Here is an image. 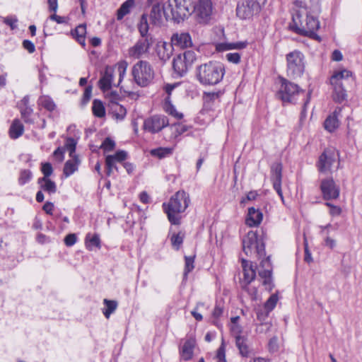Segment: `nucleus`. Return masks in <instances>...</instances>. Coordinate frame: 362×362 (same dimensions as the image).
<instances>
[{
  "label": "nucleus",
  "instance_id": "2eb2a0df",
  "mask_svg": "<svg viewBox=\"0 0 362 362\" xmlns=\"http://www.w3.org/2000/svg\"><path fill=\"white\" fill-rule=\"evenodd\" d=\"M153 37H141L136 44L129 49V55L134 58H139L143 54L148 52L153 44Z\"/></svg>",
  "mask_w": 362,
  "mask_h": 362
},
{
  "label": "nucleus",
  "instance_id": "e433bc0d",
  "mask_svg": "<svg viewBox=\"0 0 362 362\" xmlns=\"http://www.w3.org/2000/svg\"><path fill=\"white\" fill-rule=\"evenodd\" d=\"M103 304L105 305V308L103 310V313L105 317L108 319L110 315L116 310L118 303L116 300L105 298L103 300Z\"/></svg>",
  "mask_w": 362,
  "mask_h": 362
},
{
  "label": "nucleus",
  "instance_id": "f257e3e1",
  "mask_svg": "<svg viewBox=\"0 0 362 362\" xmlns=\"http://www.w3.org/2000/svg\"><path fill=\"white\" fill-rule=\"evenodd\" d=\"M279 86L275 94L276 99L282 102L284 105L289 103H296L299 98L303 101L302 113L305 111V107L310 101V93H306L304 90L300 89L298 85L288 81L287 79L279 77Z\"/></svg>",
  "mask_w": 362,
  "mask_h": 362
},
{
  "label": "nucleus",
  "instance_id": "a211bd4d",
  "mask_svg": "<svg viewBox=\"0 0 362 362\" xmlns=\"http://www.w3.org/2000/svg\"><path fill=\"white\" fill-rule=\"evenodd\" d=\"M258 240L257 235L253 230H250L242 240L243 250L248 256L252 254V250Z\"/></svg>",
  "mask_w": 362,
  "mask_h": 362
},
{
  "label": "nucleus",
  "instance_id": "f3484780",
  "mask_svg": "<svg viewBox=\"0 0 362 362\" xmlns=\"http://www.w3.org/2000/svg\"><path fill=\"white\" fill-rule=\"evenodd\" d=\"M242 267L243 272V278L240 281V285L243 289L245 290L247 286L255 279L256 273L252 265H249L247 260L242 259Z\"/></svg>",
  "mask_w": 362,
  "mask_h": 362
},
{
  "label": "nucleus",
  "instance_id": "09e8293b",
  "mask_svg": "<svg viewBox=\"0 0 362 362\" xmlns=\"http://www.w3.org/2000/svg\"><path fill=\"white\" fill-rule=\"evenodd\" d=\"M194 258H195V255L185 257V270H184V278H186L187 274L194 269Z\"/></svg>",
  "mask_w": 362,
  "mask_h": 362
},
{
  "label": "nucleus",
  "instance_id": "4d7b16f0",
  "mask_svg": "<svg viewBox=\"0 0 362 362\" xmlns=\"http://www.w3.org/2000/svg\"><path fill=\"white\" fill-rule=\"evenodd\" d=\"M115 163V160H112L110 165H108V156L105 157V174L107 176H110L113 170L117 172L119 171L118 167Z\"/></svg>",
  "mask_w": 362,
  "mask_h": 362
},
{
  "label": "nucleus",
  "instance_id": "ddd939ff",
  "mask_svg": "<svg viewBox=\"0 0 362 362\" xmlns=\"http://www.w3.org/2000/svg\"><path fill=\"white\" fill-rule=\"evenodd\" d=\"M323 199L325 200L337 199L339 197L340 189L332 177L321 180L320 186Z\"/></svg>",
  "mask_w": 362,
  "mask_h": 362
},
{
  "label": "nucleus",
  "instance_id": "ea45409f",
  "mask_svg": "<svg viewBox=\"0 0 362 362\" xmlns=\"http://www.w3.org/2000/svg\"><path fill=\"white\" fill-rule=\"evenodd\" d=\"M93 114L94 116L102 118L105 116V108L101 100L95 99L93 101L92 106Z\"/></svg>",
  "mask_w": 362,
  "mask_h": 362
},
{
  "label": "nucleus",
  "instance_id": "4be33fe9",
  "mask_svg": "<svg viewBox=\"0 0 362 362\" xmlns=\"http://www.w3.org/2000/svg\"><path fill=\"white\" fill-rule=\"evenodd\" d=\"M85 245L88 251H93L95 247L100 250L102 245L99 234L88 233L85 237Z\"/></svg>",
  "mask_w": 362,
  "mask_h": 362
},
{
  "label": "nucleus",
  "instance_id": "0e129e2a",
  "mask_svg": "<svg viewBox=\"0 0 362 362\" xmlns=\"http://www.w3.org/2000/svg\"><path fill=\"white\" fill-rule=\"evenodd\" d=\"M18 19L16 17H6L4 18V23L8 25L11 30L17 28Z\"/></svg>",
  "mask_w": 362,
  "mask_h": 362
},
{
  "label": "nucleus",
  "instance_id": "58836bf2",
  "mask_svg": "<svg viewBox=\"0 0 362 362\" xmlns=\"http://www.w3.org/2000/svg\"><path fill=\"white\" fill-rule=\"evenodd\" d=\"M222 95L221 91L218 92H204L203 100L204 105L206 107H210L211 105L214 103L216 100H218Z\"/></svg>",
  "mask_w": 362,
  "mask_h": 362
},
{
  "label": "nucleus",
  "instance_id": "79ce46f5",
  "mask_svg": "<svg viewBox=\"0 0 362 362\" xmlns=\"http://www.w3.org/2000/svg\"><path fill=\"white\" fill-rule=\"evenodd\" d=\"M38 103L49 112H52L56 108L54 102L49 96L47 95H42L40 97Z\"/></svg>",
  "mask_w": 362,
  "mask_h": 362
},
{
  "label": "nucleus",
  "instance_id": "2f4dec72",
  "mask_svg": "<svg viewBox=\"0 0 362 362\" xmlns=\"http://www.w3.org/2000/svg\"><path fill=\"white\" fill-rule=\"evenodd\" d=\"M137 27L141 37H153L151 34L148 33L149 25L148 23V15L146 13L141 15Z\"/></svg>",
  "mask_w": 362,
  "mask_h": 362
},
{
  "label": "nucleus",
  "instance_id": "680f3d73",
  "mask_svg": "<svg viewBox=\"0 0 362 362\" xmlns=\"http://www.w3.org/2000/svg\"><path fill=\"white\" fill-rule=\"evenodd\" d=\"M304 251H305V257H304L305 262H306L308 263L312 262L313 259L312 257L311 252H310V250L308 249V241H307V239H306V237L305 235H304Z\"/></svg>",
  "mask_w": 362,
  "mask_h": 362
},
{
  "label": "nucleus",
  "instance_id": "72a5a7b5",
  "mask_svg": "<svg viewBox=\"0 0 362 362\" xmlns=\"http://www.w3.org/2000/svg\"><path fill=\"white\" fill-rule=\"evenodd\" d=\"M86 33V25H79L74 30H71V35L76 40V41L81 45H82V47H85V45H86V40H85Z\"/></svg>",
  "mask_w": 362,
  "mask_h": 362
},
{
  "label": "nucleus",
  "instance_id": "864d4df0",
  "mask_svg": "<svg viewBox=\"0 0 362 362\" xmlns=\"http://www.w3.org/2000/svg\"><path fill=\"white\" fill-rule=\"evenodd\" d=\"M181 57L185 59V62L190 68L196 60V54L194 51L187 50L184 52L183 54H181Z\"/></svg>",
  "mask_w": 362,
  "mask_h": 362
},
{
  "label": "nucleus",
  "instance_id": "c03bdc74",
  "mask_svg": "<svg viewBox=\"0 0 362 362\" xmlns=\"http://www.w3.org/2000/svg\"><path fill=\"white\" fill-rule=\"evenodd\" d=\"M292 19H293L294 29L296 30V31L297 33L301 34V31H300L301 25H300V23L303 24L306 22L305 21V13L303 14L300 12L297 11L295 14L293 15Z\"/></svg>",
  "mask_w": 362,
  "mask_h": 362
},
{
  "label": "nucleus",
  "instance_id": "37998d69",
  "mask_svg": "<svg viewBox=\"0 0 362 362\" xmlns=\"http://www.w3.org/2000/svg\"><path fill=\"white\" fill-rule=\"evenodd\" d=\"M20 112L21 118L26 124H33L34 119L33 118V110L30 106L21 107Z\"/></svg>",
  "mask_w": 362,
  "mask_h": 362
},
{
  "label": "nucleus",
  "instance_id": "6ab92c4d",
  "mask_svg": "<svg viewBox=\"0 0 362 362\" xmlns=\"http://www.w3.org/2000/svg\"><path fill=\"white\" fill-rule=\"evenodd\" d=\"M114 70L111 66H107L98 81V86L103 92H106L112 88Z\"/></svg>",
  "mask_w": 362,
  "mask_h": 362
},
{
  "label": "nucleus",
  "instance_id": "4468645a",
  "mask_svg": "<svg viewBox=\"0 0 362 362\" xmlns=\"http://www.w3.org/2000/svg\"><path fill=\"white\" fill-rule=\"evenodd\" d=\"M150 20L151 24L160 26L163 23V17L167 21H170L169 13L167 12V5L157 2L153 4L150 12Z\"/></svg>",
  "mask_w": 362,
  "mask_h": 362
},
{
  "label": "nucleus",
  "instance_id": "f03ea898",
  "mask_svg": "<svg viewBox=\"0 0 362 362\" xmlns=\"http://www.w3.org/2000/svg\"><path fill=\"white\" fill-rule=\"evenodd\" d=\"M224 65L216 61H210L197 67L196 78L202 86H215L225 75Z\"/></svg>",
  "mask_w": 362,
  "mask_h": 362
},
{
  "label": "nucleus",
  "instance_id": "338daca9",
  "mask_svg": "<svg viewBox=\"0 0 362 362\" xmlns=\"http://www.w3.org/2000/svg\"><path fill=\"white\" fill-rule=\"evenodd\" d=\"M226 59L230 62L238 64L240 61V54L238 52L228 53L226 54Z\"/></svg>",
  "mask_w": 362,
  "mask_h": 362
},
{
  "label": "nucleus",
  "instance_id": "39448f33",
  "mask_svg": "<svg viewBox=\"0 0 362 362\" xmlns=\"http://www.w3.org/2000/svg\"><path fill=\"white\" fill-rule=\"evenodd\" d=\"M193 0H168L167 12L170 21L180 23L192 14Z\"/></svg>",
  "mask_w": 362,
  "mask_h": 362
},
{
  "label": "nucleus",
  "instance_id": "13d9d810",
  "mask_svg": "<svg viewBox=\"0 0 362 362\" xmlns=\"http://www.w3.org/2000/svg\"><path fill=\"white\" fill-rule=\"evenodd\" d=\"M325 205L329 208V214L332 216H339L342 212V209L340 206L334 205L330 202H326Z\"/></svg>",
  "mask_w": 362,
  "mask_h": 362
},
{
  "label": "nucleus",
  "instance_id": "c9c22d12",
  "mask_svg": "<svg viewBox=\"0 0 362 362\" xmlns=\"http://www.w3.org/2000/svg\"><path fill=\"white\" fill-rule=\"evenodd\" d=\"M134 6V0L125 1L117 11V19L122 20L130 13L131 8Z\"/></svg>",
  "mask_w": 362,
  "mask_h": 362
},
{
  "label": "nucleus",
  "instance_id": "c85d7f7f",
  "mask_svg": "<svg viewBox=\"0 0 362 362\" xmlns=\"http://www.w3.org/2000/svg\"><path fill=\"white\" fill-rule=\"evenodd\" d=\"M333 86V99L337 103H341L346 99V91L343 87L342 83L336 82V83H331Z\"/></svg>",
  "mask_w": 362,
  "mask_h": 362
},
{
  "label": "nucleus",
  "instance_id": "9b49d317",
  "mask_svg": "<svg viewBox=\"0 0 362 362\" xmlns=\"http://www.w3.org/2000/svg\"><path fill=\"white\" fill-rule=\"evenodd\" d=\"M169 126L168 118L162 115H155L146 118L143 124V129L151 134H156L163 128Z\"/></svg>",
  "mask_w": 362,
  "mask_h": 362
},
{
  "label": "nucleus",
  "instance_id": "b1692460",
  "mask_svg": "<svg viewBox=\"0 0 362 362\" xmlns=\"http://www.w3.org/2000/svg\"><path fill=\"white\" fill-rule=\"evenodd\" d=\"M173 68L178 76H183L187 72L189 67L185 62V59L181 57V54H180L174 58Z\"/></svg>",
  "mask_w": 362,
  "mask_h": 362
},
{
  "label": "nucleus",
  "instance_id": "603ef678",
  "mask_svg": "<svg viewBox=\"0 0 362 362\" xmlns=\"http://www.w3.org/2000/svg\"><path fill=\"white\" fill-rule=\"evenodd\" d=\"M76 141L72 137H68L65 141V148L69 152V156L74 157V155H76Z\"/></svg>",
  "mask_w": 362,
  "mask_h": 362
},
{
  "label": "nucleus",
  "instance_id": "393cba45",
  "mask_svg": "<svg viewBox=\"0 0 362 362\" xmlns=\"http://www.w3.org/2000/svg\"><path fill=\"white\" fill-rule=\"evenodd\" d=\"M341 111V108L340 107L336 109L333 115L328 116L325 119L324 126L325 128L329 132L334 131V129L338 127L339 120L337 119V115L340 113Z\"/></svg>",
  "mask_w": 362,
  "mask_h": 362
},
{
  "label": "nucleus",
  "instance_id": "20e7f679",
  "mask_svg": "<svg viewBox=\"0 0 362 362\" xmlns=\"http://www.w3.org/2000/svg\"><path fill=\"white\" fill-rule=\"evenodd\" d=\"M255 252L261 262L258 268L259 276L261 279L262 285L268 291H272V266H271V256L269 255L265 257V245L262 240H257L255 247Z\"/></svg>",
  "mask_w": 362,
  "mask_h": 362
},
{
  "label": "nucleus",
  "instance_id": "de8ad7c7",
  "mask_svg": "<svg viewBox=\"0 0 362 362\" xmlns=\"http://www.w3.org/2000/svg\"><path fill=\"white\" fill-rule=\"evenodd\" d=\"M128 153L124 150H119L113 155H108V165H110L111 160H114L116 162H122L127 158Z\"/></svg>",
  "mask_w": 362,
  "mask_h": 362
},
{
  "label": "nucleus",
  "instance_id": "a19ab883",
  "mask_svg": "<svg viewBox=\"0 0 362 362\" xmlns=\"http://www.w3.org/2000/svg\"><path fill=\"white\" fill-rule=\"evenodd\" d=\"M351 76V72L346 69L335 71L330 78V83H342L343 79L348 78Z\"/></svg>",
  "mask_w": 362,
  "mask_h": 362
},
{
  "label": "nucleus",
  "instance_id": "5701e85b",
  "mask_svg": "<svg viewBox=\"0 0 362 362\" xmlns=\"http://www.w3.org/2000/svg\"><path fill=\"white\" fill-rule=\"evenodd\" d=\"M71 160H68L64 166L63 174L66 177L71 176L77 170L78 165L80 164V160L77 155H74V157H71Z\"/></svg>",
  "mask_w": 362,
  "mask_h": 362
},
{
  "label": "nucleus",
  "instance_id": "052dcab7",
  "mask_svg": "<svg viewBox=\"0 0 362 362\" xmlns=\"http://www.w3.org/2000/svg\"><path fill=\"white\" fill-rule=\"evenodd\" d=\"M41 171L44 175L43 177H49L53 173L52 164L48 162L42 163Z\"/></svg>",
  "mask_w": 362,
  "mask_h": 362
},
{
  "label": "nucleus",
  "instance_id": "4c0bfd02",
  "mask_svg": "<svg viewBox=\"0 0 362 362\" xmlns=\"http://www.w3.org/2000/svg\"><path fill=\"white\" fill-rule=\"evenodd\" d=\"M173 153V148L168 147H158L156 148H153L150 151V154L156 157L159 159L164 158L165 157L169 156Z\"/></svg>",
  "mask_w": 362,
  "mask_h": 362
},
{
  "label": "nucleus",
  "instance_id": "8fccbe9b",
  "mask_svg": "<svg viewBox=\"0 0 362 362\" xmlns=\"http://www.w3.org/2000/svg\"><path fill=\"white\" fill-rule=\"evenodd\" d=\"M271 327L272 323L270 320L260 322V323L257 325L256 327V332L259 334H264L265 335L269 336Z\"/></svg>",
  "mask_w": 362,
  "mask_h": 362
},
{
  "label": "nucleus",
  "instance_id": "f8f14e48",
  "mask_svg": "<svg viewBox=\"0 0 362 362\" xmlns=\"http://www.w3.org/2000/svg\"><path fill=\"white\" fill-rule=\"evenodd\" d=\"M339 153L332 148H327L319 157L317 168L320 173H327L332 171V165L337 162Z\"/></svg>",
  "mask_w": 362,
  "mask_h": 362
},
{
  "label": "nucleus",
  "instance_id": "6e6d98bb",
  "mask_svg": "<svg viewBox=\"0 0 362 362\" xmlns=\"http://www.w3.org/2000/svg\"><path fill=\"white\" fill-rule=\"evenodd\" d=\"M117 66V70L119 72V82H118V85H117V86H119L126 74L128 64L126 61L122 60V61L118 62Z\"/></svg>",
  "mask_w": 362,
  "mask_h": 362
},
{
  "label": "nucleus",
  "instance_id": "49530a36",
  "mask_svg": "<svg viewBox=\"0 0 362 362\" xmlns=\"http://www.w3.org/2000/svg\"><path fill=\"white\" fill-rule=\"evenodd\" d=\"M32 177L33 173L30 170H21L18 179V185L21 186L25 185L31 180Z\"/></svg>",
  "mask_w": 362,
  "mask_h": 362
},
{
  "label": "nucleus",
  "instance_id": "1a4fd4ad",
  "mask_svg": "<svg viewBox=\"0 0 362 362\" xmlns=\"http://www.w3.org/2000/svg\"><path fill=\"white\" fill-rule=\"evenodd\" d=\"M266 2L267 0H243L238 3L236 15L243 20L250 19L259 13Z\"/></svg>",
  "mask_w": 362,
  "mask_h": 362
},
{
  "label": "nucleus",
  "instance_id": "0eeeda50",
  "mask_svg": "<svg viewBox=\"0 0 362 362\" xmlns=\"http://www.w3.org/2000/svg\"><path fill=\"white\" fill-rule=\"evenodd\" d=\"M173 46L180 49H187L192 46V40L191 35L187 32L175 33L171 37V45H167L165 42L163 45L164 50L167 51L165 54L163 52L162 54L160 51L158 52L160 59L163 61H166L170 59Z\"/></svg>",
  "mask_w": 362,
  "mask_h": 362
},
{
  "label": "nucleus",
  "instance_id": "69168bd1",
  "mask_svg": "<svg viewBox=\"0 0 362 362\" xmlns=\"http://www.w3.org/2000/svg\"><path fill=\"white\" fill-rule=\"evenodd\" d=\"M64 153L65 148L62 147H58L54 152V157L58 160V161L62 162L64 158Z\"/></svg>",
  "mask_w": 362,
  "mask_h": 362
},
{
  "label": "nucleus",
  "instance_id": "a18cd8bd",
  "mask_svg": "<svg viewBox=\"0 0 362 362\" xmlns=\"http://www.w3.org/2000/svg\"><path fill=\"white\" fill-rule=\"evenodd\" d=\"M185 233L182 231H180L177 233H173L172 235L170 241L172 246L175 250H178L180 248L183 243Z\"/></svg>",
  "mask_w": 362,
  "mask_h": 362
},
{
  "label": "nucleus",
  "instance_id": "aec40b11",
  "mask_svg": "<svg viewBox=\"0 0 362 362\" xmlns=\"http://www.w3.org/2000/svg\"><path fill=\"white\" fill-rule=\"evenodd\" d=\"M262 218L263 214L259 209L250 207L246 216L245 224L250 227H257L260 224Z\"/></svg>",
  "mask_w": 362,
  "mask_h": 362
},
{
  "label": "nucleus",
  "instance_id": "473e14b6",
  "mask_svg": "<svg viewBox=\"0 0 362 362\" xmlns=\"http://www.w3.org/2000/svg\"><path fill=\"white\" fill-rule=\"evenodd\" d=\"M37 183L44 191L49 194H54L57 191V185L55 182L51 180L49 177H40Z\"/></svg>",
  "mask_w": 362,
  "mask_h": 362
},
{
  "label": "nucleus",
  "instance_id": "bf43d9fd",
  "mask_svg": "<svg viewBox=\"0 0 362 362\" xmlns=\"http://www.w3.org/2000/svg\"><path fill=\"white\" fill-rule=\"evenodd\" d=\"M92 89H93V87L90 85L86 87V88L84 90V93L83 94V98L81 100L82 105H86L89 102L90 98H91Z\"/></svg>",
  "mask_w": 362,
  "mask_h": 362
},
{
  "label": "nucleus",
  "instance_id": "412c9836",
  "mask_svg": "<svg viewBox=\"0 0 362 362\" xmlns=\"http://www.w3.org/2000/svg\"><path fill=\"white\" fill-rule=\"evenodd\" d=\"M235 345L243 357H249L250 356L251 349L249 347L247 337L242 336L241 334L235 335Z\"/></svg>",
  "mask_w": 362,
  "mask_h": 362
},
{
  "label": "nucleus",
  "instance_id": "cd10ccee",
  "mask_svg": "<svg viewBox=\"0 0 362 362\" xmlns=\"http://www.w3.org/2000/svg\"><path fill=\"white\" fill-rule=\"evenodd\" d=\"M23 132L24 126L21 122L18 119H13L9 128V136L12 139H16L23 134Z\"/></svg>",
  "mask_w": 362,
  "mask_h": 362
},
{
  "label": "nucleus",
  "instance_id": "dca6fc26",
  "mask_svg": "<svg viewBox=\"0 0 362 362\" xmlns=\"http://www.w3.org/2000/svg\"><path fill=\"white\" fill-rule=\"evenodd\" d=\"M305 21L306 22L303 24L300 23L301 25V34L305 35H314L320 28V23L318 20L314 16L305 13Z\"/></svg>",
  "mask_w": 362,
  "mask_h": 362
},
{
  "label": "nucleus",
  "instance_id": "c756f323",
  "mask_svg": "<svg viewBox=\"0 0 362 362\" xmlns=\"http://www.w3.org/2000/svg\"><path fill=\"white\" fill-rule=\"evenodd\" d=\"M275 176L276 179L274 182L273 183V188L276 190L281 200L284 202V197L281 187V171H282V165L281 163H277L275 166Z\"/></svg>",
  "mask_w": 362,
  "mask_h": 362
},
{
  "label": "nucleus",
  "instance_id": "f704fd0d",
  "mask_svg": "<svg viewBox=\"0 0 362 362\" xmlns=\"http://www.w3.org/2000/svg\"><path fill=\"white\" fill-rule=\"evenodd\" d=\"M111 111L112 112L114 117L119 120H123L127 115L126 108L119 104L118 102H114L111 105H108Z\"/></svg>",
  "mask_w": 362,
  "mask_h": 362
},
{
  "label": "nucleus",
  "instance_id": "774afa93",
  "mask_svg": "<svg viewBox=\"0 0 362 362\" xmlns=\"http://www.w3.org/2000/svg\"><path fill=\"white\" fill-rule=\"evenodd\" d=\"M216 358L218 359V362H226V354H225V348L223 345H221L217 351Z\"/></svg>",
  "mask_w": 362,
  "mask_h": 362
},
{
  "label": "nucleus",
  "instance_id": "bb28decb",
  "mask_svg": "<svg viewBox=\"0 0 362 362\" xmlns=\"http://www.w3.org/2000/svg\"><path fill=\"white\" fill-rule=\"evenodd\" d=\"M248 42L247 41H240L236 42H223L216 45V49L219 52L230 50V49H242L247 47Z\"/></svg>",
  "mask_w": 362,
  "mask_h": 362
},
{
  "label": "nucleus",
  "instance_id": "7ed1b4c3",
  "mask_svg": "<svg viewBox=\"0 0 362 362\" xmlns=\"http://www.w3.org/2000/svg\"><path fill=\"white\" fill-rule=\"evenodd\" d=\"M190 202L189 194L185 191H178L168 203L163 204V208L166 213L168 221L173 225H180L181 217L177 214L184 212Z\"/></svg>",
  "mask_w": 362,
  "mask_h": 362
},
{
  "label": "nucleus",
  "instance_id": "3c124183",
  "mask_svg": "<svg viewBox=\"0 0 362 362\" xmlns=\"http://www.w3.org/2000/svg\"><path fill=\"white\" fill-rule=\"evenodd\" d=\"M165 111L169 115L173 116L177 119H180L183 117V114L178 112L176 110L175 107L170 102H166L165 104Z\"/></svg>",
  "mask_w": 362,
  "mask_h": 362
},
{
  "label": "nucleus",
  "instance_id": "e2e57ef3",
  "mask_svg": "<svg viewBox=\"0 0 362 362\" xmlns=\"http://www.w3.org/2000/svg\"><path fill=\"white\" fill-rule=\"evenodd\" d=\"M77 240V237L75 233H69L66 235L64 238V244L67 247H71L73 246Z\"/></svg>",
  "mask_w": 362,
  "mask_h": 362
},
{
  "label": "nucleus",
  "instance_id": "423d86ee",
  "mask_svg": "<svg viewBox=\"0 0 362 362\" xmlns=\"http://www.w3.org/2000/svg\"><path fill=\"white\" fill-rule=\"evenodd\" d=\"M132 76L134 81L140 87H146L153 78V70L151 64L140 60L132 69Z\"/></svg>",
  "mask_w": 362,
  "mask_h": 362
},
{
  "label": "nucleus",
  "instance_id": "5fc2aeb1",
  "mask_svg": "<svg viewBox=\"0 0 362 362\" xmlns=\"http://www.w3.org/2000/svg\"><path fill=\"white\" fill-rule=\"evenodd\" d=\"M116 146L115 141L110 137H106L102 144L100 148L103 149L105 152L112 151L115 149Z\"/></svg>",
  "mask_w": 362,
  "mask_h": 362
},
{
  "label": "nucleus",
  "instance_id": "a878e982",
  "mask_svg": "<svg viewBox=\"0 0 362 362\" xmlns=\"http://www.w3.org/2000/svg\"><path fill=\"white\" fill-rule=\"evenodd\" d=\"M270 312H272V294L269 296L264 305L257 310V316L258 321H267Z\"/></svg>",
  "mask_w": 362,
  "mask_h": 362
},
{
  "label": "nucleus",
  "instance_id": "7c9ffc66",
  "mask_svg": "<svg viewBox=\"0 0 362 362\" xmlns=\"http://www.w3.org/2000/svg\"><path fill=\"white\" fill-rule=\"evenodd\" d=\"M194 341L193 339H187L180 348V354L185 361H189L192 358Z\"/></svg>",
  "mask_w": 362,
  "mask_h": 362
},
{
  "label": "nucleus",
  "instance_id": "9d476101",
  "mask_svg": "<svg viewBox=\"0 0 362 362\" xmlns=\"http://www.w3.org/2000/svg\"><path fill=\"white\" fill-rule=\"evenodd\" d=\"M213 12V4L211 0H198L192 4V13L197 23L200 24L208 23Z\"/></svg>",
  "mask_w": 362,
  "mask_h": 362
},
{
  "label": "nucleus",
  "instance_id": "6e6552de",
  "mask_svg": "<svg viewBox=\"0 0 362 362\" xmlns=\"http://www.w3.org/2000/svg\"><path fill=\"white\" fill-rule=\"evenodd\" d=\"M287 74L293 78L300 77L305 71V57L298 50H293L286 56Z\"/></svg>",
  "mask_w": 362,
  "mask_h": 362
}]
</instances>
